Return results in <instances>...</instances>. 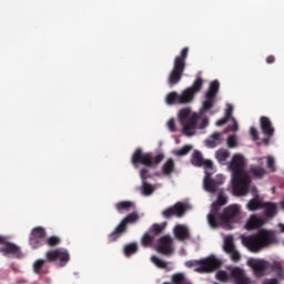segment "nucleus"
<instances>
[{"label": "nucleus", "mask_w": 284, "mask_h": 284, "mask_svg": "<svg viewBox=\"0 0 284 284\" xmlns=\"http://www.w3.org/2000/svg\"><path fill=\"white\" fill-rule=\"evenodd\" d=\"M278 227H280V232H282V234H284V224H283V223H280V224H278Z\"/></svg>", "instance_id": "54"}, {"label": "nucleus", "mask_w": 284, "mask_h": 284, "mask_svg": "<svg viewBox=\"0 0 284 284\" xmlns=\"http://www.w3.org/2000/svg\"><path fill=\"white\" fill-rule=\"evenodd\" d=\"M260 125L263 134L265 136H268V139H272L274 136V126L272 125V121L267 116H261L260 118Z\"/></svg>", "instance_id": "21"}, {"label": "nucleus", "mask_w": 284, "mask_h": 284, "mask_svg": "<svg viewBox=\"0 0 284 284\" xmlns=\"http://www.w3.org/2000/svg\"><path fill=\"white\" fill-rule=\"evenodd\" d=\"M191 163L195 168H204L205 172L214 170V163L210 160L203 159L201 151H194L191 158Z\"/></svg>", "instance_id": "18"}, {"label": "nucleus", "mask_w": 284, "mask_h": 284, "mask_svg": "<svg viewBox=\"0 0 284 284\" xmlns=\"http://www.w3.org/2000/svg\"><path fill=\"white\" fill-rule=\"evenodd\" d=\"M190 109H182L179 112V119L180 123H183V121H187L190 119Z\"/></svg>", "instance_id": "39"}, {"label": "nucleus", "mask_w": 284, "mask_h": 284, "mask_svg": "<svg viewBox=\"0 0 284 284\" xmlns=\"http://www.w3.org/2000/svg\"><path fill=\"white\" fill-rule=\"evenodd\" d=\"M173 243L174 241L172 240V236L163 235L159 240L156 252H159V254H163L164 256H172V254H174Z\"/></svg>", "instance_id": "16"}, {"label": "nucleus", "mask_w": 284, "mask_h": 284, "mask_svg": "<svg viewBox=\"0 0 284 284\" xmlns=\"http://www.w3.org/2000/svg\"><path fill=\"white\" fill-rule=\"evenodd\" d=\"M189 52L190 48L185 47L181 50L180 55L175 57L173 69L171 70L168 78L170 88H174V85L181 83V79H183V72H185V61L187 59Z\"/></svg>", "instance_id": "7"}, {"label": "nucleus", "mask_w": 284, "mask_h": 284, "mask_svg": "<svg viewBox=\"0 0 284 284\" xmlns=\"http://www.w3.org/2000/svg\"><path fill=\"white\" fill-rule=\"evenodd\" d=\"M241 214V206L237 204L229 205L224 209L223 213L221 211L216 215V227L223 223H230L232 219H236Z\"/></svg>", "instance_id": "14"}, {"label": "nucleus", "mask_w": 284, "mask_h": 284, "mask_svg": "<svg viewBox=\"0 0 284 284\" xmlns=\"http://www.w3.org/2000/svg\"><path fill=\"white\" fill-rule=\"evenodd\" d=\"M174 234L178 241H190V229L185 225L178 224L174 227Z\"/></svg>", "instance_id": "22"}, {"label": "nucleus", "mask_w": 284, "mask_h": 284, "mask_svg": "<svg viewBox=\"0 0 284 284\" xmlns=\"http://www.w3.org/2000/svg\"><path fill=\"white\" fill-rule=\"evenodd\" d=\"M206 145L211 149L216 148L217 145H221V133L214 132L206 141Z\"/></svg>", "instance_id": "29"}, {"label": "nucleus", "mask_w": 284, "mask_h": 284, "mask_svg": "<svg viewBox=\"0 0 284 284\" xmlns=\"http://www.w3.org/2000/svg\"><path fill=\"white\" fill-rule=\"evenodd\" d=\"M230 120H227V118H222L216 121L215 125H217V128H221V126L225 125V123H227Z\"/></svg>", "instance_id": "51"}, {"label": "nucleus", "mask_w": 284, "mask_h": 284, "mask_svg": "<svg viewBox=\"0 0 284 284\" xmlns=\"http://www.w3.org/2000/svg\"><path fill=\"white\" fill-rule=\"evenodd\" d=\"M139 252V244L136 242L126 244L124 246V256H132V254H136Z\"/></svg>", "instance_id": "33"}, {"label": "nucleus", "mask_w": 284, "mask_h": 284, "mask_svg": "<svg viewBox=\"0 0 284 284\" xmlns=\"http://www.w3.org/2000/svg\"><path fill=\"white\" fill-rule=\"evenodd\" d=\"M246 207L247 210H250V212H256V210H263V202L258 200V194H256L255 197L248 201V203L246 204Z\"/></svg>", "instance_id": "28"}, {"label": "nucleus", "mask_w": 284, "mask_h": 284, "mask_svg": "<svg viewBox=\"0 0 284 284\" xmlns=\"http://www.w3.org/2000/svg\"><path fill=\"white\" fill-rule=\"evenodd\" d=\"M235 250H236V246H234V242L232 240L224 241V252H226V254H230Z\"/></svg>", "instance_id": "38"}, {"label": "nucleus", "mask_w": 284, "mask_h": 284, "mask_svg": "<svg viewBox=\"0 0 284 284\" xmlns=\"http://www.w3.org/2000/svg\"><path fill=\"white\" fill-rule=\"evenodd\" d=\"M232 112H234V106L229 105L227 109L225 110V116L224 118H226L227 120L233 119L232 118Z\"/></svg>", "instance_id": "47"}, {"label": "nucleus", "mask_w": 284, "mask_h": 284, "mask_svg": "<svg viewBox=\"0 0 284 284\" xmlns=\"http://www.w3.org/2000/svg\"><path fill=\"white\" fill-rule=\"evenodd\" d=\"M263 225V219L251 215L245 224V230H258Z\"/></svg>", "instance_id": "24"}, {"label": "nucleus", "mask_w": 284, "mask_h": 284, "mask_svg": "<svg viewBox=\"0 0 284 284\" xmlns=\"http://www.w3.org/2000/svg\"><path fill=\"white\" fill-rule=\"evenodd\" d=\"M230 273L221 270L215 274V278L221 283H227V281H233L234 284H252V278L247 276L245 270L234 266L229 267Z\"/></svg>", "instance_id": "8"}, {"label": "nucleus", "mask_w": 284, "mask_h": 284, "mask_svg": "<svg viewBox=\"0 0 284 284\" xmlns=\"http://www.w3.org/2000/svg\"><path fill=\"white\" fill-rule=\"evenodd\" d=\"M248 172L253 179H263L267 174L265 168L258 165H252Z\"/></svg>", "instance_id": "26"}, {"label": "nucleus", "mask_w": 284, "mask_h": 284, "mask_svg": "<svg viewBox=\"0 0 284 284\" xmlns=\"http://www.w3.org/2000/svg\"><path fill=\"white\" fill-rule=\"evenodd\" d=\"M182 125V132L185 136H194L196 134V123H199V114H192L187 120L180 122Z\"/></svg>", "instance_id": "17"}, {"label": "nucleus", "mask_w": 284, "mask_h": 284, "mask_svg": "<svg viewBox=\"0 0 284 284\" xmlns=\"http://www.w3.org/2000/svg\"><path fill=\"white\" fill-rule=\"evenodd\" d=\"M114 207L119 214H123V212H130L131 210H134L135 205L132 201H121L115 203Z\"/></svg>", "instance_id": "23"}, {"label": "nucleus", "mask_w": 284, "mask_h": 284, "mask_svg": "<svg viewBox=\"0 0 284 284\" xmlns=\"http://www.w3.org/2000/svg\"><path fill=\"white\" fill-rule=\"evenodd\" d=\"M223 205H227V196H225V192L220 191L217 194V200L212 204L211 213L207 215L209 225L211 227H216V216H219Z\"/></svg>", "instance_id": "11"}, {"label": "nucleus", "mask_w": 284, "mask_h": 284, "mask_svg": "<svg viewBox=\"0 0 284 284\" xmlns=\"http://www.w3.org/2000/svg\"><path fill=\"white\" fill-rule=\"evenodd\" d=\"M229 254L231 256V261H233L234 263H239V261H241V253H239V251H236V248Z\"/></svg>", "instance_id": "42"}, {"label": "nucleus", "mask_w": 284, "mask_h": 284, "mask_svg": "<svg viewBox=\"0 0 284 284\" xmlns=\"http://www.w3.org/2000/svg\"><path fill=\"white\" fill-rule=\"evenodd\" d=\"M207 125H210V120L207 118H204L199 124V130H205Z\"/></svg>", "instance_id": "46"}, {"label": "nucleus", "mask_w": 284, "mask_h": 284, "mask_svg": "<svg viewBox=\"0 0 284 284\" xmlns=\"http://www.w3.org/2000/svg\"><path fill=\"white\" fill-rule=\"evenodd\" d=\"M247 265L253 270V273L256 276V278H263V276L270 274L272 270V263L265 260L250 258L247 261Z\"/></svg>", "instance_id": "12"}, {"label": "nucleus", "mask_w": 284, "mask_h": 284, "mask_svg": "<svg viewBox=\"0 0 284 284\" xmlns=\"http://www.w3.org/2000/svg\"><path fill=\"white\" fill-rule=\"evenodd\" d=\"M168 129L170 130V132H176V123H175L174 119L169 120Z\"/></svg>", "instance_id": "44"}, {"label": "nucleus", "mask_w": 284, "mask_h": 284, "mask_svg": "<svg viewBox=\"0 0 284 284\" xmlns=\"http://www.w3.org/2000/svg\"><path fill=\"white\" fill-rule=\"evenodd\" d=\"M151 261H152V263H154V265H156V267H160V270H168V262H165L156 256H152Z\"/></svg>", "instance_id": "37"}, {"label": "nucleus", "mask_w": 284, "mask_h": 284, "mask_svg": "<svg viewBox=\"0 0 284 284\" xmlns=\"http://www.w3.org/2000/svg\"><path fill=\"white\" fill-rule=\"evenodd\" d=\"M191 151H192V145L186 144L176 151V156H185V154H190Z\"/></svg>", "instance_id": "40"}, {"label": "nucleus", "mask_w": 284, "mask_h": 284, "mask_svg": "<svg viewBox=\"0 0 284 284\" xmlns=\"http://www.w3.org/2000/svg\"><path fill=\"white\" fill-rule=\"evenodd\" d=\"M263 142L268 145L270 144V136H267L266 139L263 140Z\"/></svg>", "instance_id": "55"}, {"label": "nucleus", "mask_w": 284, "mask_h": 284, "mask_svg": "<svg viewBox=\"0 0 284 284\" xmlns=\"http://www.w3.org/2000/svg\"><path fill=\"white\" fill-rule=\"evenodd\" d=\"M186 212L187 205L183 204L182 202H178L173 206L166 207L164 211H162V216L166 220L172 219V216L182 219V216H185Z\"/></svg>", "instance_id": "15"}, {"label": "nucleus", "mask_w": 284, "mask_h": 284, "mask_svg": "<svg viewBox=\"0 0 284 284\" xmlns=\"http://www.w3.org/2000/svg\"><path fill=\"white\" fill-rule=\"evenodd\" d=\"M242 243L250 252L258 254L261 250H265V247L276 243V234L274 231L262 229L255 234L242 236Z\"/></svg>", "instance_id": "3"}, {"label": "nucleus", "mask_w": 284, "mask_h": 284, "mask_svg": "<svg viewBox=\"0 0 284 284\" xmlns=\"http://www.w3.org/2000/svg\"><path fill=\"white\" fill-rule=\"evenodd\" d=\"M139 221V213L133 212L126 215L120 224L113 230L112 233L108 235L109 243H114V241H119L123 234L128 232V224L129 223H136Z\"/></svg>", "instance_id": "9"}, {"label": "nucleus", "mask_w": 284, "mask_h": 284, "mask_svg": "<svg viewBox=\"0 0 284 284\" xmlns=\"http://www.w3.org/2000/svg\"><path fill=\"white\" fill-rule=\"evenodd\" d=\"M165 227H168V222H162L160 224L159 223H154L149 229V233L151 235H153V237L156 239V236H161V234H163V232H165Z\"/></svg>", "instance_id": "25"}, {"label": "nucleus", "mask_w": 284, "mask_h": 284, "mask_svg": "<svg viewBox=\"0 0 284 284\" xmlns=\"http://www.w3.org/2000/svg\"><path fill=\"white\" fill-rule=\"evenodd\" d=\"M8 242V239H6V236L0 235V245H2V247L6 245V243Z\"/></svg>", "instance_id": "53"}, {"label": "nucleus", "mask_w": 284, "mask_h": 284, "mask_svg": "<svg viewBox=\"0 0 284 284\" xmlns=\"http://www.w3.org/2000/svg\"><path fill=\"white\" fill-rule=\"evenodd\" d=\"M227 148H236L237 142H236V136L230 135L226 140Z\"/></svg>", "instance_id": "43"}, {"label": "nucleus", "mask_w": 284, "mask_h": 284, "mask_svg": "<svg viewBox=\"0 0 284 284\" xmlns=\"http://www.w3.org/2000/svg\"><path fill=\"white\" fill-rule=\"evenodd\" d=\"M271 272H275L280 281H284V268L278 262H273L271 265Z\"/></svg>", "instance_id": "31"}, {"label": "nucleus", "mask_w": 284, "mask_h": 284, "mask_svg": "<svg viewBox=\"0 0 284 284\" xmlns=\"http://www.w3.org/2000/svg\"><path fill=\"white\" fill-rule=\"evenodd\" d=\"M154 239H155L154 235H151L150 231H148L142 236L141 244L143 245V247H152L154 243Z\"/></svg>", "instance_id": "32"}, {"label": "nucleus", "mask_w": 284, "mask_h": 284, "mask_svg": "<svg viewBox=\"0 0 284 284\" xmlns=\"http://www.w3.org/2000/svg\"><path fill=\"white\" fill-rule=\"evenodd\" d=\"M231 121H233V125H231V132H239V122H236V119L231 118Z\"/></svg>", "instance_id": "48"}, {"label": "nucleus", "mask_w": 284, "mask_h": 284, "mask_svg": "<svg viewBox=\"0 0 284 284\" xmlns=\"http://www.w3.org/2000/svg\"><path fill=\"white\" fill-rule=\"evenodd\" d=\"M215 156L220 163H223L227 161V159H230V151L225 149H220L219 151H216Z\"/></svg>", "instance_id": "36"}, {"label": "nucleus", "mask_w": 284, "mask_h": 284, "mask_svg": "<svg viewBox=\"0 0 284 284\" xmlns=\"http://www.w3.org/2000/svg\"><path fill=\"white\" fill-rule=\"evenodd\" d=\"M262 284H278V278L276 277L265 278Z\"/></svg>", "instance_id": "50"}, {"label": "nucleus", "mask_w": 284, "mask_h": 284, "mask_svg": "<svg viewBox=\"0 0 284 284\" xmlns=\"http://www.w3.org/2000/svg\"><path fill=\"white\" fill-rule=\"evenodd\" d=\"M223 262L216 258V255H210L201 260H190L185 262V267L194 268L197 274H212L222 267Z\"/></svg>", "instance_id": "5"}, {"label": "nucleus", "mask_w": 284, "mask_h": 284, "mask_svg": "<svg viewBox=\"0 0 284 284\" xmlns=\"http://www.w3.org/2000/svg\"><path fill=\"white\" fill-rule=\"evenodd\" d=\"M274 61H276V58H275L274 55H268V57L266 58V63H268V64L274 63Z\"/></svg>", "instance_id": "52"}, {"label": "nucleus", "mask_w": 284, "mask_h": 284, "mask_svg": "<svg viewBox=\"0 0 284 284\" xmlns=\"http://www.w3.org/2000/svg\"><path fill=\"white\" fill-rule=\"evenodd\" d=\"M163 159H165L163 153L153 156L152 153H143V149L138 148L131 156V163L135 170H138L139 165H144L140 170V179L141 181H148V179H152L149 168H156Z\"/></svg>", "instance_id": "2"}, {"label": "nucleus", "mask_w": 284, "mask_h": 284, "mask_svg": "<svg viewBox=\"0 0 284 284\" xmlns=\"http://www.w3.org/2000/svg\"><path fill=\"white\" fill-rule=\"evenodd\" d=\"M162 284H172V280H171V282H170V283H168V282H164V283H162Z\"/></svg>", "instance_id": "56"}, {"label": "nucleus", "mask_w": 284, "mask_h": 284, "mask_svg": "<svg viewBox=\"0 0 284 284\" xmlns=\"http://www.w3.org/2000/svg\"><path fill=\"white\" fill-rule=\"evenodd\" d=\"M201 90H203V78H196L192 87L186 88L181 94L176 93V91L170 92L166 95V103L169 105H174V103H179L180 105L192 103L195 94H199Z\"/></svg>", "instance_id": "4"}, {"label": "nucleus", "mask_w": 284, "mask_h": 284, "mask_svg": "<svg viewBox=\"0 0 284 284\" xmlns=\"http://www.w3.org/2000/svg\"><path fill=\"white\" fill-rule=\"evenodd\" d=\"M154 186L148 183V181H142V194L144 196H152V194H154Z\"/></svg>", "instance_id": "34"}, {"label": "nucleus", "mask_w": 284, "mask_h": 284, "mask_svg": "<svg viewBox=\"0 0 284 284\" xmlns=\"http://www.w3.org/2000/svg\"><path fill=\"white\" fill-rule=\"evenodd\" d=\"M250 134H251L253 141H258V131L256 130V128L251 126Z\"/></svg>", "instance_id": "45"}, {"label": "nucleus", "mask_w": 284, "mask_h": 284, "mask_svg": "<svg viewBox=\"0 0 284 284\" xmlns=\"http://www.w3.org/2000/svg\"><path fill=\"white\" fill-rule=\"evenodd\" d=\"M0 254H3V256H14L16 258H21V247L7 241L3 246H0Z\"/></svg>", "instance_id": "19"}, {"label": "nucleus", "mask_w": 284, "mask_h": 284, "mask_svg": "<svg viewBox=\"0 0 284 284\" xmlns=\"http://www.w3.org/2000/svg\"><path fill=\"white\" fill-rule=\"evenodd\" d=\"M267 169L270 170V172H276L275 161L272 156L267 158Z\"/></svg>", "instance_id": "41"}, {"label": "nucleus", "mask_w": 284, "mask_h": 284, "mask_svg": "<svg viewBox=\"0 0 284 284\" xmlns=\"http://www.w3.org/2000/svg\"><path fill=\"white\" fill-rule=\"evenodd\" d=\"M45 258L47 260H37L33 263L34 274H41V270H43L45 262L57 263V261H59L60 267H65V265H68V263L70 262V253L68 252V250L57 248V250L48 251L45 253Z\"/></svg>", "instance_id": "6"}, {"label": "nucleus", "mask_w": 284, "mask_h": 284, "mask_svg": "<svg viewBox=\"0 0 284 284\" xmlns=\"http://www.w3.org/2000/svg\"><path fill=\"white\" fill-rule=\"evenodd\" d=\"M221 88V83H219V80H214L211 82L204 98L205 100L202 103V108L200 110L201 114H205V112H209V110H212L214 105L216 104V95L219 94V90Z\"/></svg>", "instance_id": "10"}, {"label": "nucleus", "mask_w": 284, "mask_h": 284, "mask_svg": "<svg viewBox=\"0 0 284 284\" xmlns=\"http://www.w3.org/2000/svg\"><path fill=\"white\" fill-rule=\"evenodd\" d=\"M214 181L219 187V185H223L225 183V178L223 175H217Z\"/></svg>", "instance_id": "49"}, {"label": "nucleus", "mask_w": 284, "mask_h": 284, "mask_svg": "<svg viewBox=\"0 0 284 284\" xmlns=\"http://www.w3.org/2000/svg\"><path fill=\"white\" fill-rule=\"evenodd\" d=\"M174 160L172 158L168 159L166 162L163 164L162 166V173L165 176H170V174H172V172H174Z\"/></svg>", "instance_id": "30"}, {"label": "nucleus", "mask_w": 284, "mask_h": 284, "mask_svg": "<svg viewBox=\"0 0 284 284\" xmlns=\"http://www.w3.org/2000/svg\"><path fill=\"white\" fill-rule=\"evenodd\" d=\"M262 210H264V215L266 219H274L276 214V204L272 202L263 203Z\"/></svg>", "instance_id": "27"}, {"label": "nucleus", "mask_w": 284, "mask_h": 284, "mask_svg": "<svg viewBox=\"0 0 284 284\" xmlns=\"http://www.w3.org/2000/svg\"><path fill=\"white\" fill-rule=\"evenodd\" d=\"M245 165V158L241 154H234L229 164L230 170L233 172L232 184L236 196H247L250 194L252 179L247 174Z\"/></svg>", "instance_id": "1"}, {"label": "nucleus", "mask_w": 284, "mask_h": 284, "mask_svg": "<svg viewBox=\"0 0 284 284\" xmlns=\"http://www.w3.org/2000/svg\"><path fill=\"white\" fill-rule=\"evenodd\" d=\"M44 245H48L49 247H57V245H61V237L57 235L49 236L44 240Z\"/></svg>", "instance_id": "35"}, {"label": "nucleus", "mask_w": 284, "mask_h": 284, "mask_svg": "<svg viewBox=\"0 0 284 284\" xmlns=\"http://www.w3.org/2000/svg\"><path fill=\"white\" fill-rule=\"evenodd\" d=\"M45 236L47 232L43 226L33 227L29 235V245L32 247V250H39V247H43V245H45Z\"/></svg>", "instance_id": "13"}, {"label": "nucleus", "mask_w": 284, "mask_h": 284, "mask_svg": "<svg viewBox=\"0 0 284 284\" xmlns=\"http://www.w3.org/2000/svg\"><path fill=\"white\" fill-rule=\"evenodd\" d=\"M211 176H212V172L205 171V178L203 182L204 190L206 192H210V194H216V192L219 191V185L216 184V181Z\"/></svg>", "instance_id": "20"}]
</instances>
